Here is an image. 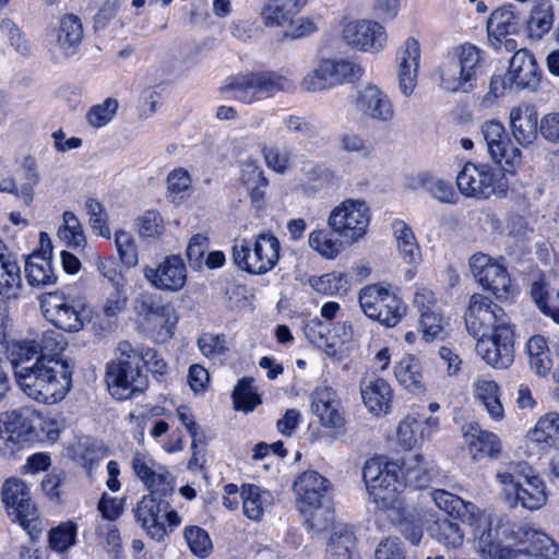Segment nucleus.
<instances>
[{"instance_id": "59", "label": "nucleus", "mask_w": 559, "mask_h": 559, "mask_svg": "<svg viewBox=\"0 0 559 559\" xmlns=\"http://www.w3.org/2000/svg\"><path fill=\"white\" fill-rule=\"evenodd\" d=\"M85 206L93 231L102 237L109 238L110 229L107 225V213L103 204L91 198L86 200Z\"/></svg>"}, {"instance_id": "19", "label": "nucleus", "mask_w": 559, "mask_h": 559, "mask_svg": "<svg viewBox=\"0 0 559 559\" xmlns=\"http://www.w3.org/2000/svg\"><path fill=\"white\" fill-rule=\"evenodd\" d=\"M471 272L477 282L488 290H491L498 298L509 293L511 285L510 276L506 267L492 261L484 253H475L469 260Z\"/></svg>"}, {"instance_id": "63", "label": "nucleus", "mask_w": 559, "mask_h": 559, "mask_svg": "<svg viewBox=\"0 0 559 559\" xmlns=\"http://www.w3.org/2000/svg\"><path fill=\"white\" fill-rule=\"evenodd\" d=\"M305 516L304 525L309 533L319 534L325 531L332 520L331 512L321 504L308 511H300Z\"/></svg>"}, {"instance_id": "18", "label": "nucleus", "mask_w": 559, "mask_h": 559, "mask_svg": "<svg viewBox=\"0 0 559 559\" xmlns=\"http://www.w3.org/2000/svg\"><path fill=\"white\" fill-rule=\"evenodd\" d=\"M311 411L324 428L334 431V436L344 435L346 420L342 402L331 386L314 389L311 394Z\"/></svg>"}, {"instance_id": "55", "label": "nucleus", "mask_w": 559, "mask_h": 559, "mask_svg": "<svg viewBox=\"0 0 559 559\" xmlns=\"http://www.w3.org/2000/svg\"><path fill=\"white\" fill-rule=\"evenodd\" d=\"M39 356L38 346L35 342H25L13 345L9 350V358L13 369L14 378L20 368H29L32 359Z\"/></svg>"}, {"instance_id": "31", "label": "nucleus", "mask_w": 559, "mask_h": 559, "mask_svg": "<svg viewBox=\"0 0 559 559\" xmlns=\"http://www.w3.org/2000/svg\"><path fill=\"white\" fill-rule=\"evenodd\" d=\"M399 464V473L404 486L421 489L427 487L435 476L433 466L424 462L420 454H409Z\"/></svg>"}, {"instance_id": "28", "label": "nucleus", "mask_w": 559, "mask_h": 559, "mask_svg": "<svg viewBox=\"0 0 559 559\" xmlns=\"http://www.w3.org/2000/svg\"><path fill=\"white\" fill-rule=\"evenodd\" d=\"M510 130L522 146L531 145L538 134V114L534 106L522 104L512 107L509 112Z\"/></svg>"}, {"instance_id": "39", "label": "nucleus", "mask_w": 559, "mask_h": 559, "mask_svg": "<svg viewBox=\"0 0 559 559\" xmlns=\"http://www.w3.org/2000/svg\"><path fill=\"white\" fill-rule=\"evenodd\" d=\"M332 229L320 228L308 236V245L319 255L326 260L336 259L344 250V243Z\"/></svg>"}, {"instance_id": "51", "label": "nucleus", "mask_w": 559, "mask_h": 559, "mask_svg": "<svg viewBox=\"0 0 559 559\" xmlns=\"http://www.w3.org/2000/svg\"><path fill=\"white\" fill-rule=\"evenodd\" d=\"M127 302V287H112L111 290L107 293L103 306V313L107 320L108 330L116 324L118 314L126 310Z\"/></svg>"}, {"instance_id": "21", "label": "nucleus", "mask_w": 559, "mask_h": 559, "mask_svg": "<svg viewBox=\"0 0 559 559\" xmlns=\"http://www.w3.org/2000/svg\"><path fill=\"white\" fill-rule=\"evenodd\" d=\"M143 275L156 289L178 292L186 284L187 269L179 255H169L157 266H145Z\"/></svg>"}, {"instance_id": "4", "label": "nucleus", "mask_w": 559, "mask_h": 559, "mask_svg": "<svg viewBox=\"0 0 559 559\" xmlns=\"http://www.w3.org/2000/svg\"><path fill=\"white\" fill-rule=\"evenodd\" d=\"M234 263L250 274H264L278 262L281 245L272 233L258 235L254 241L235 240L233 246Z\"/></svg>"}, {"instance_id": "29", "label": "nucleus", "mask_w": 559, "mask_h": 559, "mask_svg": "<svg viewBox=\"0 0 559 559\" xmlns=\"http://www.w3.org/2000/svg\"><path fill=\"white\" fill-rule=\"evenodd\" d=\"M360 393L366 407L371 414L379 416L389 412L393 392L384 379L374 376L365 377L360 381Z\"/></svg>"}, {"instance_id": "2", "label": "nucleus", "mask_w": 559, "mask_h": 559, "mask_svg": "<svg viewBox=\"0 0 559 559\" xmlns=\"http://www.w3.org/2000/svg\"><path fill=\"white\" fill-rule=\"evenodd\" d=\"M483 62V51L471 43L451 48L435 71L439 86L451 93L473 91Z\"/></svg>"}, {"instance_id": "11", "label": "nucleus", "mask_w": 559, "mask_h": 559, "mask_svg": "<svg viewBox=\"0 0 559 559\" xmlns=\"http://www.w3.org/2000/svg\"><path fill=\"white\" fill-rule=\"evenodd\" d=\"M2 500L13 510L21 526L28 533L31 539L39 536L43 525L37 510L32 503L29 489L19 478H9L2 487Z\"/></svg>"}, {"instance_id": "42", "label": "nucleus", "mask_w": 559, "mask_h": 559, "mask_svg": "<svg viewBox=\"0 0 559 559\" xmlns=\"http://www.w3.org/2000/svg\"><path fill=\"white\" fill-rule=\"evenodd\" d=\"M21 270L16 261L0 254V295L15 298L21 289Z\"/></svg>"}, {"instance_id": "53", "label": "nucleus", "mask_w": 559, "mask_h": 559, "mask_svg": "<svg viewBox=\"0 0 559 559\" xmlns=\"http://www.w3.org/2000/svg\"><path fill=\"white\" fill-rule=\"evenodd\" d=\"M262 155L266 166L277 174H285L292 166L293 153L287 146H264Z\"/></svg>"}, {"instance_id": "44", "label": "nucleus", "mask_w": 559, "mask_h": 559, "mask_svg": "<svg viewBox=\"0 0 559 559\" xmlns=\"http://www.w3.org/2000/svg\"><path fill=\"white\" fill-rule=\"evenodd\" d=\"M132 468L135 475L152 489V491H166L169 487L168 476L163 473H156L148 465L145 456L135 453L132 459Z\"/></svg>"}, {"instance_id": "48", "label": "nucleus", "mask_w": 559, "mask_h": 559, "mask_svg": "<svg viewBox=\"0 0 559 559\" xmlns=\"http://www.w3.org/2000/svg\"><path fill=\"white\" fill-rule=\"evenodd\" d=\"M191 178L185 168H176L167 176V198L171 203H181L190 193Z\"/></svg>"}, {"instance_id": "37", "label": "nucleus", "mask_w": 559, "mask_h": 559, "mask_svg": "<svg viewBox=\"0 0 559 559\" xmlns=\"http://www.w3.org/2000/svg\"><path fill=\"white\" fill-rule=\"evenodd\" d=\"M518 28L519 19L513 11L512 4L496 9L487 22L488 36L497 41H501L508 35L516 33Z\"/></svg>"}, {"instance_id": "46", "label": "nucleus", "mask_w": 559, "mask_h": 559, "mask_svg": "<svg viewBox=\"0 0 559 559\" xmlns=\"http://www.w3.org/2000/svg\"><path fill=\"white\" fill-rule=\"evenodd\" d=\"M535 442H545L559 449V414L549 412L542 416L531 432Z\"/></svg>"}, {"instance_id": "43", "label": "nucleus", "mask_w": 559, "mask_h": 559, "mask_svg": "<svg viewBox=\"0 0 559 559\" xmlns=\"http://www.w3.org/2000/svg\"><path fill=\"white\" fill-rule=\"evenodd\" d=\"M427 438L424 420L414 414L407 415L399 425L397 439L400 444L411 450Z\"/></svg>"}, {"instance_id": "25", "label": "nucleus", "mask_w": 559, "mask_h": 559, "mask_svg": "<svg viewBox=\"0 0 559 559\" xmlns=\"http://www.w3.org/2000/svg\"><path fill=\"white\" fill-rule=\"evenodd\" d=\"M506 78L511 86L535 90L540 72L534 56L526 49H519L510 60Z\"/></svg>"}, {"instance_id": "8", "label": "nucleus", "mask_w": 559, "mask_h": 559, "mask_svg": "<svg viewBox=\"0 0 559 559\" xmlns=\"http://www.w3.org/2000/svg\"><path fill=\"white\" fill-rule=\"evenodd\" d=\"M467 332L473 337L487 336L490 333L511 328L510 319L504 310L490 298L474 294L469 298L464 316Z\"/></svg>"}, {"instance_id": "34", "label": "nucleus", "mask_w": 559, "mask_h": 559, "mask_svg": "<svg viewBox=\"0 0 559 559\" xmlns=\"http://www.w3.org/2000/svg\"><path fill=\"white\" fill-rule=\"evenodd\" d=\"M25 276L31 286L41 287L55 284L57 276L53 272L50 255L47 251L34 252L25 261Z\"/></svg>"}, {"instance_id": "1", "label": "nucleus", "mask_w": 559, "mask_h": 559, "mask_svg": "<svg viewBox=\"0 0 559 559\" xmlns=\"http://www.w3.org/2000/svg\"><path fill=\"white\" fill-rule=\"evenodd\" d=\"M74 369L71 358L37 357L29 368H20L16 371L15 381L28 397L53 404L70 392Z\"/></svg>"}, {"instance_id": "61", "label": "nucleus", "mask_w": 559, "mask_h": 559, "mask_svg": "<svg viewBox=\"0 0 559 559\" xmlns=\"http://www.w3.org/2000/svg\"><path fill=\"white\" fill-rule=\"evenodd\" d=\"M115 243L123 264L128 267L135 266L138 264V249L133 237L124 230H118L115 234Z\"/></svg>"}, {"instance_id": "12", "label": "nucleus", "mask_w": 559, "mask_h": 559, "mask_svg": "<svg viewBox=\"0 0 559 559\" xmlns=\"http://www.w3.org/2000/svg\"><path fill=\"white\" fill-rule=\"evenodd\" d=\"M498 536L512 540L518 547H527L534 551H544V557L559 554L558 546L546 534L530 527L527 524L513 523L508 516H499L496 521L495 531Z\"/></svg>"}, {"instance_id": "41", "label": "nucleus", "mask_w": 559, "mask_h": 559, "mask_svg": "<svg viewBox=\"0 0 559 559\" xmlns=\"http://www.w3.org/2000/svg\"><path fill=\"white\" fill-rule=\"evenodd\" d=\"M475 396L481 401L489 416L493 419L503 417V407L499 399L498 384L488 379H478L474 384Z\"/></svg>"}, {"instance_id": "13", "label": "nucleus", "mask_w": 559, "mask_h": 559, "mask_svg": "<svg viewBox=\"0 0 559 559\" xmlns=\"http://www.w3.org/2000/svg\"><path fill=\"white\" fill-rule=\"evenodd\" d=\"M35 418L36 413L29 408L12 409L2 414L3 455H13L36 438Z\"/></svg>"}, {"instance_id": "38", "label": "nucleus", "mask_w": 559, "mask_h": 559, "mask_svg": "<svg viewBox=\"0 0 559 559\" xmlns=\"http://www.w3.org/2000/svg\"><path fill=\"white\" fill-rule=\"evenodd\" d=\"M241 498L245 515L253 521H260L263 516L264 508L273 502L272 493L267 490H262L255 485H243Z\"/></svg>"}, {"instance_id": "3", "label": "nucleus", "mask_w": 559, "mask_h": 559, "mask_svg": "<svg viewBox=\"0 0 559 559\" xmlns=\"http://www.w3.org/2000/svg\"><path fill=\"white\" fill-rule=\"evenodd\" d=\"M116 358L107 365L106 382L110 394L118 400L133 397L148 385L147 376L142 370L140 347L129 341L119 342Z\"/></svg>"}, {"instance_id": "16", "label": "nucleus", "mask_w": 559, "mask_h": 559, "mask_svg": "<svg viewBox=\"0 0 559 559\" xmlns=\"http://www.w3.org/2000/svg\"><path fill=\"white\" fill-rule=\"evenodd\" d=\"M497 176L489 165L468 162L457 174L456 186L466 198L488 199L497 191Z\"/></svg>"}, {"instance_id": "6", "label": "nucleus", "mask_w": 559, "mask_h": 559, "mask_svg": "<svg viewBox=\"0 0 559 559\" xmlns=\"http://www.w3.org/2000/svg\"><path fill=\"white\" fill-rule=\"evenodd\" d=\"M144 496L133 510L136 521L146 534L156 542L164 540L169 531L180 524V516L174 510H169L167 501L157 499L155 493Z\"/></svg>"}, {"instance_id": "57", "label": "nucleus", "mask_w": 559, "mask_h": 559, "mask_svg": "<svg viewBox=\"0 0 559 559\" xmlns=\"http://www.w3.org/2000/svg\"><path fill=\"white\" fill-rule=\"evenodd\" d=\"M456 518H460L463 522L475 527V536L477 537L484 530L491 528V521L477 506L472 502L463 500V507L460 508V512L455 513Z\"/></svg>"}, {"instance_id": "32", "label": "nucleus", "mask_w": 559, "mask_h": 559, "mask_svg": "<svg viewBox=\"0 0 559 559\" xmlns=\"http://www.w3.org/2000/svg\"><path fill=\"white\" fill-rule=\"evenodd\" d=\"M308 0H267L261 11L265 26H284L307 4Z\"/></svg>"}, {"instance_id": "58", "label": "nucleus", "mask_w": 559, "mask_h": 559, "mask_svg": "<svg viewBox=\"0 0 559 559\" xmlns=\"http://www.w3.org/2000/svg\"><path fill=\"white\" fill-rule=\"evenodd\" d=\"M76 537V525L73 522H66L49 532V546L57 552H63L74 545Z\"/></svg>"}, {"instance_id": "45", "label": "nucleus", "mask_w": 559, "mask_h": 559, "mask_svg": "<svg viewBox=\"0 0 559 559\" xmlns=\"http://www.w3.org/2000/svg\"><path fill=\"white\" fill-rule=\"evenodd\" d=\"M554 24V8L548 1H544L535 5L531 11L527 22L528 35L534 39L542 37L550 31Z\"/></svg>"}, {"instance_id": "60", "label": "nucleus", "mask_w": 559, "mask_h": 559, "mask_svg": "<svg viewBox=\"0 0 559 559\" xmlns=\"http://www.w3.org/2000/svg\"><path fill=\"white\" fill-rule=\"evenodd\" d=\"M36 345L38 346V357L66 358L64 356H60L64 350L67 343L64 342L62 334L59 332H44L40 342Z\"/></svg>"}, {"instance_id": "49", "label": "nucleus", "mask_w": 559, "mask_h": 559, "mask_svg": "<svg viewBox=\"0 0 559 559\" xmlns=\"http://www.w3.org/2000/svg\"><path fill=\"white\" fill-rule=\"evenodd\" d=\"M354 547V534L347 528H340L331 535L326 552L331 559H352Z\"/></svg>"}, {"instance_id": "7", "label": "nucleus", "mask_w": 559, "mask_h": 559, "mask_svg": "<svg viewBox=\"0 0 559 559\" xmlns=\"http://www.w3.org/2000/svg\"><path fill=\"white\" fill-rule=\"evenodd\" d=\"M370 210L360 199H346L336 205L328 217V226L337 236L357 242L368 228Z\"/></svg>"}, {"instance_id": "64", "label": "nucleus", "mask_w": 559, "mask_h": 559, "mask_svg": "<svg viewBox=\"0 0 559 559\" xmlns=\"http://www.w3.org/2000/svg\"><path fill=\"white\" fill-rule=\"evenodd\" d=\"M345 277L342 273H328L310 280L311 287L324 295H334L345 290Z\"/></svg>"}, {"instance_id": "26", "label": "nucleus", "mask_w": 559, "mask_h": 559, "mask_svg": "<svg viewBox=\"0 0 559 559\" xmlns=\"http://www.w3.org/2000/svg\"><path fill=\"white\" fill-rule=\"evenodd\" d=\"M329 486V480L314 471L300 474L293 485L299 511H308L321 504Z\"/></svg>"}, {"instance_id": "14", "label": "nucleus", "mask_w": 559, "mask_h": 559, "mask_svg": "<svg viewBox=\"0 0 559 559\" xmlns=\"http://www.w3.org/2000/svg\"><path fill=\"white\" fill-rule=\"evenodd\" d=\"M341 38L353 49L376 53L384 48L388 36L379 22L353 20L343 24Z\"/></svg>"}, {"instance_id": "22", "label": "nucleus", "mask_w": 559, "mask_h": 559, "mask_svg": "<svg viewBox=\"0 0 559 559\" xmlns=\"http://www.w3.org/2000/svg\"><path fill=\"white\" fill-rule=\"evenodd\" d=\"M476 552L481 559H559V554L544 557V551H534L525 547L503 546L493 535L492 528L484 530L477 536Z\"/></svg>"}, {"instance_id": "33", "label": "nucleus", "mask_w": 559, "mask_h": 559, "mask_svg": "<svg viewBox=\"0 0 559 559\" xmlns=\"http://www.w3.org/2000/svg\"><path fill=\"white\" fill-rule=\"evenodd\" d=\"M240 178L242 183L250 190V198L254 207L262 209L265 203V191L269 180L264 176V170L258 160L249 158L242 162Z\"/></svg>"}, {"instance_id": "52", "label": "nucleus", "mask_w": 559, "mask_h": 559, "mask_svg": "<svg viewBox=\"0 0 559 559\" xmlns=\"http://www.w3.org/2000/svg\"><path fill=\"white\" fill-rule=\"evenodd\" d=\"M183 537L194 556L205 558L211 554L212 540L204 528L195 525L187 526L183 531Z\"/></svg>"}, {"instance_id": "15", "label": "nucleus", "mask_w": 559, "mask_h": 559, "mask_svg": "<svg viewBox=\"0 0 559 559\" xmlns=\"http://www.w3.org/2000/svg\"><path fill=\"white\" fill-rule=\"evenodd\" d=\"M354 106L358 114L373 122L391 124L396 117L392 98L372 83H368L357 91Z\"/></svg>"}, {"instance_id": "23", "label": "nucleus", "mask_w": 559, "mask_h": 559, "mask_svg": "<svg viewBox=\"0 0 559 559\" xmlns=\"http://www.w3.org/2000/svg\"><path fill=\"white\" fill-rule=\"evenodd\" d=\"M43 308L46 318L60 330L76 332L83 328L82 312L64 296L48 294L43 300Z\"/></svg>"}, {"instance_id": "24", "label": "nucleus", "mask_w": 559, "mask_h": 559, "mask_svg": "<svg viewBox=\"0 0 559 559\" xmlns=\"http://www.w3.org/2000/svg\"><path fill=\"white\" fill-rule=\"evenodd\" d=\"M515 472L522 475L516 481L515 501L531 511L545 506L548 492L544 480L527 465L518 466Z\"/></svg>"}, {"instance_id": "62", "label": "nucleus", "mask_w": 559, "mask_h": 559, "mask_svg": "<svg viewBox=\"0 0 559 559\" xmlns=\"http://www.w3.org/2000/svg\"><path fill=\"white\" fill-rule=\"evenodd\" d=\"M118 108V102L107 98L102 104L93 106L87 115V122L94 128L106 126L114 117Z\"/></svg>"}, {"instance_id": "17", "label": "nucleus", "mask_w": 559, "mask_h": 559, "mask_svg": "<svg viewBox=\"0 0 559 559\" xmlns=\"http://www.w3.org/2000/svg\"><path fill=\"white\" fill-rule=\"evenodd\" d=\"M476 353L488 365L504 369L514 358V333L512 328H502L487 336L476 337Z\"/></svg>"}, {"instance_id": "27", "label": "nucleus", "mask_w": 559, "mask_h": 559, "mask_svg": "<svg viewBox=\"0 0 559 559\" xmlns=\"http://www.w3.org/2000/svg\"><path fill=\"white\" fill-rule=\"evenodd\" d=\"M419 58L420 46L418 40L414 37L407 38L400 51L397 72L399 90L405 97H409L416 87Z\"/></svg>"}, {"instance_id": "50", "label": "nucleus", "mask_w": 559, "mask_h": 559, "mask_svg": "<svg viewBox=\"0 0 559 559\" xmlns=\"http://www.w3.org/2000/svg\"><path fill=\"white\" fill-rule=\"evenodd\" d=\"M252 383L253 379L242 378L235 386L233 400L237 411L250 412L261 403V399Z\"/></svg>"}, {"instance_id": "5", "label": "nucleus", "mask_w": 559, "mask_h": 559, "mask_svg": "<svg viewBox=\"0 0 559 559\" xmlns=\"http://www.w3.org/2000/svg\"><path fill=\"white\" fill-rule=\"evenodd\" d=\"M223 90L233 92L234 98L243 104H252L272 97L277 92L293 91L294 84L275 72L259 71L235 76Z\"/></svg>"}, {"instance_id": "20", "label": "nucleus", "mask_w": 559, "mask_h": 559, "mask_svg": "<svg viewBox=\"0 0 559 559\" xmlns=\"http://www.w3.org/2000/svg\"><path fill=\"white\" fill-rule=\"evenodd\" d=\"M480 130L492 160L500 164L504 162L509 166L520 164L521 150L512 143L500 121L487 120L481 124Z\"/></svg>"}, {"instance_id": "30", "label": "nucleus", "mask_w": 559, "mask_h": 559, "mask_svg": "<svg viewBox=\"0 0 559 559\" xmlns=\"http://www.w3.org/2000/svg\"><path fill=\"white\" fill-rule=\"evenodd\" d=\"M399 462H386L384 472L374 484L379 487L380 497H371L379 509L393 508L399 500V493L403 481L400 476Z\"/></svg>"}, {"instance_id": "36", "label": "nucleus", "mask_w": 559, "mask_h": 559, "mask_svg": "<svg viewBox=\"0 0 559 559\" xmlns=\"http://www.w3.org/2000/svg\"><path fill=\"white\" fill-rule=\"evenodd\" d=\"M394 376L397 382L411 393L416 394L425 390L421 366L415 356L403 357L394 367Z\"/></svg>"}, {"instance_id": "47", "label": "nucleus", "mask_w": 559, "mask_h": 559, "mask_svg": "<svg viewBox=\"0 0 559 559\" xmlns=\"http://www.w3.org/2000/svg\"><path fill=\"white\" fill-rule=\"evenodd\" d=\"M430 535L448 548H457L463 544V533L456 522L447 518L438 519L429 527Z\"/></svg>"}, {"instance_id": "35", "label": "nucleus", "mask_w": 559, "mask_h": 559, "mask_svg": "<svg viewBox=\"0 0 559 559\" xmlns=\"http://www.w3.org/2000/svg\"><path fill=\"white\" fill-rule=\"evenodd\" d=\"M83 40V25L75 14H66L60 20L57 44L64 55H73Z\"/></svg>"}, {"instance_id": "54", "label": "nucleus", "mask_w": 559, "mask_h": 559, "mask_svg": "<svg viewBox=\"0 0 559 559\" xmlns=\"http://www.w3.org/2000/svg\"><path fill=\"white\" fill-rule=\"evenodd\" d=\"M420 182L425 190L438 201L442 203L454 202V199L456 198L455 192L449 181L430 174H424L420 176Z\"/></svg>"}, {"instance_id": "40", "label": "nucleus", "mask_w": 559, "mask_h": 559, "mask_svg": "<svg viewBox=\"0 0 559 559\" xmlns=\"http://www.w3.org/2000/svg\"><path fill=\"white\" fill-rule=\"evenodd\" d=\"M474 431L471 433L468 441V449L474 460H481L485 457H495L500 452L501 445L499 438L488 431L478 430L472 427Z\"/></svg>"}, {"instance_id": "10", "label": "nucleus", "mask_w": 559, "mask_h": 559, "mask_svg": "<svg viewBox=\"0 0 559 559\" xmlns=\"http://www.w3.org/2000/svg\"><path fill=\"white\" fill-rule=\"evenodd\" d=\"M359 305L368 318L388 328L395 326L406 309L395 294L377 284L366 286L360 290Z\"/></svg>"}, {"instance_id": "56", "label": "nucleus", "mask_w": 559, "mask_h": 559, "mask_svg": "<svg viewBox=\"0 0 559 559\" xmlns=\"http://www.w3.org/2000/svg\"><path fill=\"white\" fill-rule=\"evenodd\" d=\"M340 147L342 151L356 154L364 159H370L373 155V146L362 135L348 131L340 136Z\"/></svg>"}, {"instance_id": "9", "label": "nucleus", "mask_w": 559, "mask_h": 559, "mask_svg": "<svg viewBox=\"0 0 559 559\" xmlns=\"http://www.w3.org/2000/svg\"><path fill=\"white\" fill-rule=\"evenodd\" d=\"M362 68L344 58L322 59L318 67L302 80L301 87L307 92H319L343 83L360 79Z\"/></svg>"}]
</instances>
